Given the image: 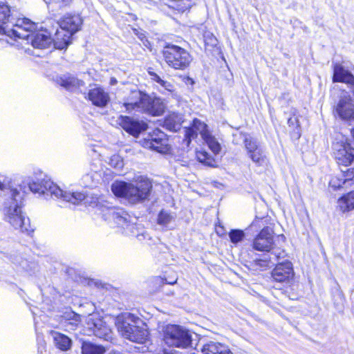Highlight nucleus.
Returning <instances> with one entry per match:
<instances>
[{"label":"nucleus","instance_id":"nucleus-1","mask_svg":"<svg viewBox=\"0 0 354 354\" xmlns=\"http://www.w3.org/2000/svg\"><path fill=\"white\" fill-rule=\"evenodd\" d=\"M35 28L31 20L17 17L15 10L6 2L0 1V35H6L15 39L26 38Z\"/></svg>","mask_w":354,"mask_h":354},{"label":"nucleus","instance_id":"nucleus-2","mask_svg":"<svg viewBox=\"0 0 354 354\" xmlns=\"http://www.w3.org/2000/svg\"><path fill=\"white\" fill-rule=\"evenodd\" d=\"M23 196L15 188L8 189L3 202L5 220L15 229L21 232L28 231V218L22 214L21 205Z\"/></svg>","mask_w":354,"mask_h":354},{"label":"nucleus","instance_id":"nucleus-3","mask_svg":"<svg viewBox=\"0 0 354 354\" xmlns=\"http://www.w3.org/2000/svg\"><path fill=\"white\" fill-rule=\"evenodd\" d=\"M135 183L136 185L116 181L112 184L111 190L115 196L124 197L133 203L147 199L152 188L150 180L145 177L139 176Z\"/></svg>","mask_w":354,"mask_h":354},{"label":"nucleus","instance_id":"nucleus-4","mask_svg":"<svg viewBox=\"0 0 354 354\" xmlns=\"http://www.w3.org/2000/svg\"><path fill=\"white\" fill-rule=\"evenodd\" d=\"M140 319L130 313H125L116 318L115 325L119 333L124 339L133 342L143 344L148 336V331L138 326Z\"/></svg>","mask_w":354,"mask_h":354},{"label":"nucleus","instance_id":"nucleus-5","mask_svg":"<svg viewBox=\"0 0 354 354\" xmlns=\"http://www.w3.org/2000/svg\"><path fill=\"white\" fill-rule=\"evenodd\" d=\"M28 187L30 190L34 193L50 194L73 205L78 204L85 198L84 193L64 191L50 180H44L41 183L32 181L29 183Z\"/></svg>","mask_w":354,"mask_h":354},{"label":"nucleus","instance_id":"nucleus-6","mask_svg":"<svg viewBox=\"0 0 354 354\" xmlns=\"http://www.w3.org/2000/svg\"><path fill=\"white\" fill-rule=\"evenodd\" d=\"M162 54L167 65L176 70L186 69L192 61V57L187 50L174 44L167 45Z\"/></svg>","mask_w":354,"mask_h":354},{"label":"nucleus","instance_id":"nucleus-7","mask_svg":"<svg viewBox=\"0 0 354 354\" xmlns=\"http://www.w3.org/2000/svg\"><path fill=\"white\" fill-rule=\"evenodd\" d=\"M163 340L169 346L186 348L192 344V335L183 326L169 324L164 327Z\"/></svg>","mask_w":354,"mask_h":354},{"label":"nucleus","instance_id":"nucleus-8","mask_svg":"<svg viewBox=\"0 0 354 354\" xmlns=\"http://www.w3.org/2000/svg\"><path fill=\"white\" fill-rule=\"evenodd\" d=\"M107 219L112 220L119 227L124 230L123 233L127 235L137 236V227L131 221L129 214L121 209L111 208L108 210Z\"/></svg>","mask_w":354,"mask_h":354},{"label":"nucleus","instance_id":"nucleus-9","mask_svg":"<svg viewBox=\"0 0 354 354\" xmlns=\"http://www.w3.org/2000/svg\"><path fill=\"white\" fill-rule=\"evenodd\" d=\"M239 137L244 140L245 147L249 158L256 165L259 166L262 165L265 162L266 156L257 141L254 138L243 133H239Z\"/></svg>","mask_w":354,"mask_h":354},{"label":"nucleus","instance_id":"nucleus-10","mask_svg":"<svg viewBox=\"0 0 354 354\" xmlns=\"http://www.w3.org/2000/svg\"><path fill=\"white\" fill-rule=\"evenodd\" d=\"M274 231L270 227H264L252 241V248L261 252H270L273 248Z\"/></svg>","mask_w":354,"mask_h":354},{"label":"nucleus","instance_id":"nucleus-11","mask_svg":"<svg viewBox=\"0 0 354 354\" xmlns=\"http://www.w3.org/2000/svg\"><path fill=\"white\" fill-rule=\"evenodd\" d=\"M334 114L341 120L351 121L354 120V103L351 97L346 93L342 95L334 106Z\"/></svg>","mask_w":354,"mask_h":354},{"label":"nucleus","instance_id":"nucleus-12","mask_svg":"<svg viewBox=\"0 0 354 354\" xmlns=\"http://www.w3.org/2000/svg\"><path fill=\"white\" fill-rule=\"evenodd\" d=\"M295 272L292 263L290 261L279 263L272 271V277L274 281L286 284L293 281Z\"/></svg>","mask_w":354,"mask_h":354},{"label":"nucleus","instance_id":"nucleus-13","mask_svg":"<svg viewBox=\"0 0 354 354\" xmlns=\"http://www.w3.org/2000/svg\"><path fill=\"white\" fill-rule=\"evenodd\" d=\"M335 158L339 165L344 167L354 164V148L348 143H336L333 147Z\"/></svg>","mask_w":354,"mask_h":354},{"label":"nucleus","instance_id":"nucleus-14","mask_svg":"<svg viewBox=\"0 0 354 354\" xmlns=\"http://www.w3.org/2000/svg\"><path fill=\"white\" fill-rule=\"evenodd\" d=\"M143 145L146 148L162 153H167L169 150L166 135L159 130L153 131L152 135L149 136L148 138L145 139Z\"/></svg>","mask_w":354,"mask_h":354},{"label":"nucleus","instance_id":"nucleus-15","mask_svg":"<svg viewBox=\"0 0 354 354\" xmlns=\"http://www.w3.org/2000/svg\"><path fill=\"white\" fill-rule=\"evenodd\" d=\"M198 133H200L203 139L211 133L207 129V125L206 124L198 119H194L192 126L185 129L184 142L187 146L189 145L192 139L196 138Z\"/></svg>","mask_w":354,"mask_h":354},{"label":"nucleus","instance_id":"nucleus-16","mask_svg":"<svg viewBox=\"0 0 354 354\" xmlns=\"http://www.w3.org/2000/svg\"><path fill=\"white\" fill-rule=\"evenodd\" d=\"M117 122L122 129L134 137H137L147 127V124L145 122L135 120L128 116L120 115Z\"/></svg>","mask_w":354,"mask_h":354},{"label":"nucleus","instance_id":"nucleus-17","mask_svg":"<svg viewBox=\"0 0 354 354\" xmlns=\"http://www.w3.org/2000/svg\"><path fill=\"white\" fill-rule=\"evenodd\" d=\"M147 100L148 95L135 90L130 93L127 101L124 103V106L129 111L133 110L142 111L144 104H147L149 102Z\"/></svg>","mask_w":354,"mask_h":354},{"label":"nucleus","instance_id":"nucleus-18","mask_svg":"<svg viewBox=\"0 0 354 354\" xmlns=\"http://www.w3.org/2000/svg\"><path fill=\"white\" fill-rule=\"evenodd\" d=\"M35 24L36 26L35 29L28 32V37L21 39L28 40L30 39L32 46L36 48L44 49L49 48L53 43V39L46 32H39L33 33V32L37 29V24L35 23Z\"/></svg>","mask_w":354,"mask_h":354},{"label":"nucleus","instance_id":"nucleus-19","mask_svg":"<svg viewBox=\"0 0 354 354\" xmlns=\"http://www.w3.org/2000/svg\"><path fill=\"white\" fill-rule=\"evenodd\" d=\"M82 21V19L78 15H68L60 20L59 25L72 36L80 30Z\"/></svg>","mask_w":354,"mask_h":354},{"label":"nucleus","instance_id":"nucleus-20","mask_svg":"<svg viewBox=\"0 0 354 354\" xmlns=\"http://www.w3.org/2000/svg\"><path fill=\"white\" fill-rule=\"evenodd\" d=\"M88 324L93 330L95 336L107 339L111 336V330L106 324L99 317L92 316L88 318Z\"/></svg>","mask_w":354,"mask_h":354},{"label":"nucleus","instance_id":"nucleus-21","mask_svg":"<svg viewBox=\"0 0 354 354\" xmlns=\"http://www.w3.org/2000/svg\"><path fill=\"white\" fill-rule=\"evenodd\" d=\"M148 103L144 104L142 112L147 113L152 115H160L165 109V104L158 97L151 98L148 95Z\"/></svg>","mask_w":354,"mask_h":354},{"label":"nucleus","instance_id":"nucleus-22","mask_svg":"<svg viewBox=\"0 0 354 354\" xmlns=\"http://www.w3.org/2000/svg\"><path fill=\"white\" fill-rule=\"evenodd\" d=\"M88 99L92 103L99 107H104L110 100L108 93L100 87L91 89L88 93Z\"/></svg>","mask_w":354,"mask_h":354},{"label":"nucleus","instance_id":"nucleus-23","mask_svg":"<svg viewBox=\"0 0 354 354\" xmlns=\"http://www.w3.org/2000/svg\"><path fill=\"white\" fill-rule=\"evenodd\" d=\"M333 80L334 82H344L351 85V88L354 85V76L340 64H335L333 68Z\"/></svg>","mask_w":354,"mask_h":354},{"label":"nucleus","instance_id":"nucleus-24","mask_svg":"<svg viewBox=\"0 0 354 354\" xmlns=\"http://www.w3.org/2000/svg\"><path fill=\"white\" fill-rule=\"evenodd\" d=\"M58 84L67 90L75 91L84 86V82L74 76L64 75L57 80Z\"/></svg>","mask_w":354,"mask_h":354},{"label":"nucleus","instance_id":"nucleus-25","mask_svg":"<svg viewBox=\"0 0 354 354\" xmlns=\"http://www.w3.org/2000/svg\"><path fill=\"white\" fill-rule=\"evenodd\" d=\"M71 35L63 28L57 30L53 39L55 48L57 49H64L71 44Z\"/></svg>","mask_w":354,"mask_h":354},{"label":"nucleus","instance_id":"nucleus-26","mask_svg":"<svg viewBox=\"0 0 354 354\" xmlns=\"http://www.w3.org/2000/svg\"><path fill=\"white\" fill-rule=\"evenodd\" d=\"M202 353L203 354H232L226 346L216 342H210L204 345Z\"/></svg>","mask_w":354,"mask_h":354},{"label":"nucleus","instance_id":"nucleus-27","mask_svg":"<svg viewBox=\"0 0 354 354\" xmlns=\"http://www.w3.org/2000/svg\"><path fill=\"white\" fill-rule=\"evenodd\" d=\"M51 335L53 338L55 346L62 351H67L71 346V339L60 333L51 331Z\"/></svg>","mask_w":354,"mask_h":354},{"label":"nucleus","instance_id":"nucleus-28","mask_svg":"<svg viewBox=\"0 0 354 354\" xmlns=\"http://www.w3.org/2000/svg\"><path fill=\"white\" fill-rule=\"evenodd\" d=\"M183 122L182 115L173 113L169 114L165 120V127L174 131H177L180 129V125Z\"/></svg>","mask_w":354,"mask_h":354},{"label":"nucleus","instance_id":"nucleus-29","mask_svg":"<svg viewBox=\"0 0 354 354\" xmlns=\"http://www.w3.org/2000/svg\"><path fill=\"white\" fill-rule=\"evenodd\" d=\"M338 207L342 212H349L354 209V192H351L340 198L338 201Z\"/></svg>","mask_w":354,"mask_h":354},{"label":"nucleus","instance_id":"nucleus-30","mask_svg":"<svg viewBox=\"0 0 354 354\" xmlns=\"http://www.w3.org/2000/svg\"><path fill=\"white\" fill-rule=\"evenodd\" d=\"M105 352L106 348L104 346L90 342H85L82 346V354H104Z\"/></svg>","mask_w":354,"mask_h":354},{"label":"nucleus","instance_id":"nucleus-31","mask_svg":"<svg viewBox=\"0 0 354 354\" xmlns=\"http://www.w3.org/2000/svg\"><path fill=\"white\" fill-rule=\"evenodd\" d=\"M196 156L197 160L205 165L212 167H215L217 166V162L215 159L205 151H197Z\"/></svg>","mask_w":354,"mask_h":354},{"label":"nucleus","instance_id":"nucleus-32","mask_svg":"<svg viewBox=\"0 0 354 354\" xmlns=\"http://www.w3.org/2000/svg\"><path fill=\"white\" fill-rule=\"evenodd\" d=\"M346 170H342L344 177V178H340L339 176H333L331 179L329 181V185L334 190L340 189L343 187V185H344L347 181L354 179V178H348L346 176V174L345 173Z\"/></svg>","mask_w":354,"mask_h":354},{"label":"nucleus","instance_id":"nucleus-33","mask_svg":"<svg viewBox=\"0 0 354 354\" xmlns=\"http://www.w3.org/2000/svg\"><path fill=\"white\" fill-rule=\"evenodd\" d=\"M203 140L206 142L209 148L214 154H218L220 152L221 149V145L218 140L212 135V133H209L207 136H206Z\"/></svg>","mask_w":354,"mask_h":354},{"label":"nucleus","instance_id":"nucleus-34","mask_svg":"<svg viewBox=\"0 0 354 354\" xmlns=\"http://www.w3.org/2000/svg\"><path fill=\"white\" fill-rule=\"evenodd\" d=\"M149 74L151 76V79L158 83L165 90L171 93L174 91V86L170 82L162 80L160 76L153 72L149 71Z\"/></svg>","mask_w":354,"mask_h":354},{"label":"nucleus","instance_id":"nucleus-35","mask_svg":"<svg viewBox=\"0 0 354 354\" xmlns=\"http://www.w3.org/2000/svg\"><path fill=\"white\" fill-rule=\"evenodd\" d=\"M288 124L289 127H292L294 130L292 137L297 139L299 138L301 136V130L298 118L296 116L290 118L288 120Z\"/></svg>","mask_w":354,"mask_h":354},{"label":"nucleus","instance_id":"nucleus-36","mask_svg":"<svg viewBox=\"0 0 354 354\" xmlns=\"http://www.w3.org/2000/svg\"><path fill=\"white\" fill-rule=\"evenodd\" d=\"M109 164L118 171H120L124 167L123 160L118 154H114L109 158Z\"/></svg>","mask_w":354,"mask_h":354},{"label":"nucleus","instance_id":"nucleus-37","mask_svg":"<svg viewBox=\"0 0 354 354\" xmlns=\"http://www.w3.org/2000/svg\"><path fill=\"white\" fill-rule=\"evenodd\" d=\"M254 266L261 269H265L270 264H273L272 258L269 256H265L263 259H257L253 261Z\"/></svg>","mask_w":354,"mask_h":354},{"label":"nucleus","instance_id":"nucleus-38","mask_svg":"<svg viewBox=\"0 0 354 354\" xmlns=\"http://www.w3.org/2000/svg\"><path fill=\"white\" fill-rule=\"evenodd\" d=\"M230 241L233 243H237L243 240L245 236L243 231L240 230H232L229 234Z\"/></svg>","mask_w":354,"mask_h":354},{"label":"nucleus","instance_id":"nucleus-39","mask_svg":"<svg viewBox=\"0 0 354 354\" xmlns=\"http://www.w3.org/2000/svg\"><path fill=\"white\" fill-rule=\"evenodd\" d=\"M172 220V216L166 212H160L158 214V223L166 225L169 223Z\"/></svg>","mask_w":354,"mask_h":354},{"label":"nucleus","instance_id":"nucleus-40","mask_svg":"<svg viewBox=\"0 0 354 354\" xmlns=\"http://www.w3.org/2000/svg\"><path fill=\"white\" fill-rule=\"evenodd\" d=\"M268 223V218H256L250 225L251 227L254 228H261L262 229L264 227H268L266 225Z\"/></svg>","mask_w":354,"mask_h":354},{"label":"nucleus","instance_id":"nucleus-41","mask_svg":"<svg viewBox=\"0 0 354 354\" xmlns=\"http://www.w3.org/2000/svg\"><path fill=\"white\" fill-rule=\"evenodd\" d=\"M269 257L272 258V261H278L281 259H283L286 257V253L284 250L281 249H276L275 250L270 252Z\"/></svg>","mask_w":354,"mask_h":354},{"label":"nucleus","instance_id":"nucleus-42","mask_svg":"<svg viewBox=\"0 0 354 354\" xmlns=\"http://www.w3.org/2000/svg\"><path fill=\"white\" fill-rule=\"evenodd\" d=\"M345 173L346 174V175L348 178H354V167L346 169Z\"/></svg>","mask_w":354,"mask_h":354},{"label":"nucleus","instance_id":"nucleus-43","mask_svg":"<svg viewBox=\"0 0 354 354\" xmlns=\"http://www.w3.org/2000/svg\"><path fill=\"white\" fill-rule=\"evenodd\" d=\"M118 82L117 80L115 77H111L110 80V84L115 85Z\"/></svg>","mask_w":354,"mask_h":354},{"label":"nucleus","instance_id":"nucleus-44","mask_svg":"<svg viewBox=\"0 0 354 354\" xmlns=\"http://www.w3.org/2000/svg\"><path fill=\"white\" fill-rule=\"evenodd\" d=\"M351 135L354 139V128L351 130Z\"/></svg>","mask_w":354,"mask_h":354},{"label":"nucleus","instance_id":"nucleus-45","mask_svg":"<svg viewBox=\"0 0 354 354\" xmlns=\"http://www.w3.org/2000/svg\"><path fill=\"white\" fill-rule=\"evenodd\" d=\"M351 92L353 95H354V85L351 87Z\"/></svg>","mask_w":354,"mask_h":354},{"label":"nucleus","instance_id":"nucleus-46","mask_svg":"<svg viewBox=\"0 0 354 354\" xmlns=\"http://www.w3.org/2000/svg\"><path fill=\"white\" fill-rule=\"evenodd\" d=\"M176 282V280L174 281H168V283L169 284H174Z\"/></svg>","mask_w":354,"mask_h":354}]
</instances>
